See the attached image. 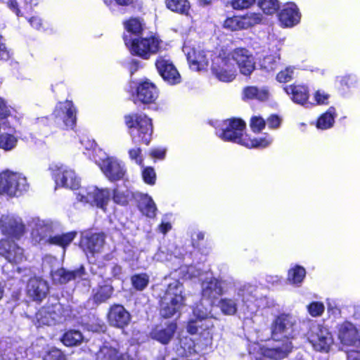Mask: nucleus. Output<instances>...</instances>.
<instances>
[{
    "instance_id": "25",
    "label": "nucleus",
    "mask_w": 360,
    "mask_h": 360,
    "mask_svg": "<svg viewBox=\"0 0 360 360\" xmlns=\"http://www.w3.org/2000/svg\"><path fill=\"white\" fill-rule=\"evenodd\" d=\"M60 307L51 306L40 309L36 314V319L39 325L51 326L60 318L59 313Z\"/></svg>"
},
{
    "instance_id": "55",
    "label": "nucleus",
    "mask_w": 360,
    "mask_h": 360,
    "mask_svg": "<svg viewBox=\"0 0 360 360\" xmlns=\"http://www.w3.org/2000/svg\"><path fill=\"white\" fill-rule=\"evenodd\" d=\"M292 70L290 68H286L283 71H281L277 75V80L280 82H288L292 78Z\"/></svg>"
},
{
    "instance_id": "53",
    "label": "nucleus",
    "mask_w": 360,
    "mask_h": 360,
    "mask_svg": "<svg viewBox=\"0 0 360 360\" xmlns=\"http://www.w3.org/2000/svg\"><path fill=\"white\" fill-rule=\"evenodd\" d=\"M112 200L115 203L122 205H126L128 201L127 196L117 189L114 190Z\"/></svg>"
},
{
    "instance_id": "8",
    "label": "nucleus",
    "mask_w": 360,
    "mask_h": 360,
    "mask_svg": "<svg viewBox=\"0 0 360 360\" xmlns=\"http://www.w3.org/2000/svg\"><path fill=\"white\" fill-rule=\"evenodd\" d=\"M308 339L314 348L320 352H327L333 343L330 333L327 328L320 326L313 328Z\"/></svg>"
},
{
    "instance_id": "11",
    "label": "nucleus",
    "mask_w": 360,
    "mask_h": 360,
    "mask_svg": "<svg viewBox=\"0 0 360 360\" xmlns=\"http://www.w3.org/2000/svg\"><path fill=\"white\" fill-rule=\"evenodd\" d=\"M86 274L85 268L80 265L79 268L74 270H68L60 267L56 270L51 269V276L53 281L56 284L63 285L68 282L80 278Z\"/></svg>"
},
{
    "instance_id": "15",
    "label": "nucleus",
    "mask_w": 360,
    "mask_h": 360,
    "mask_svg": "<svg viewBox=\"0 0 360 360\" xmlns=\"http://www.w3.org/2000/svg\"><path fill=\"white\" fill-rule=\"evenodd\" d=\"M54 115L63 120L66 127L72 128L76 123V110L70 101L60 102L56 107Z\"/></svg>"
},
{
    "instance_id": "33",
    "label": "nucleus",
    "mask_w": 360,
    "mask_h": 360,
    "mask_svg": "<svg viewBox=\"0 0 360 360\" xmlns=\"http://www.w3.org/2000/svg\"><path fill=\"white\" fill-rule=\"evenodd\" d=\"M104 241L103 235L95 233L87 238L86 245L91 252H99L103 247Z\"/></svg>"
},
{
    "instance_id": "34",
    "label": "nucleus",
    "mask_w": 360,
    "mask_h": 360,
    "mask_svg": "<svg viewBox=\"0 0 360 360\" xmlns=\"http://www.w3.org/2000/svg\"><path fill=\"white\" fill-rule=\"evenodd\" d=\"M243 94L245 98L248 99H257L266 101L269 97V91L266 89H259L255 86H248L244 89Z\"/></svg>"
},
{
    "instance_id": "1",
    "label": "nucleus",
    "mask_w": 360,
    "mask_h": 360,
    "mask_svg": "<svg viewBox=\"0 0 360 360\" xmlns=\"http://www.w3.org/2000/svg\"><path fill=\"white\" fill-rule=\"evenodd\" d=\"M184 286L179 281L170 283L162 295H160V314L168 319L179 312L185 305Z\"/></svg>"
},
{
    "instance_id": "9",
    "label": "nucleus",
    "mask_w": 360,
    "mask_h": 360,
    "mask_svg": "<svg viewBox=\"0 0 360 360\" xmlns=\"http://www.w3.org/2000/svg\"><path fill=\"white\" fill-rule=\"evenodd\" d=\"M231 58L238 65L241 74L248 76L255 70L254 58L248 50L236 49L231 53Z\"/></svg>"
},
{
    "instance_id": "41",
    "label": "nucleus",
    "mask_w": 360,
    "mask_h": 360,
    "mask_svg": "<svg viewBox=\"0 0 360 360\" xmlns=\"http://www.w3.org/2000/svg\"><path fill=\"white\" fill-rule=\"evenodd\" d=\"M258 6L266 14H273L279 8L277 0H259Z\"/></svg>"
},
{
    "instance_id": "26",
    "label": "nucleus",
    "mask_w": 360,
    "mask_h": 360,
    "mask_svg": "<svg viewBox=\"0 0 360 360\" xmlns=\"http://www.w3.org/2000/svg\"><path fill=\"white\" fill-rule=\"evenodd\" d=\"M202 288V297L210 300L212 302L223 293L221 283L215 278L204 281Z\"/></svg>"
},
{
    "instance_id": "36",
    "label": "nucleus",
    "mask_w": 360,
    "mask_h": 360,
    "mask_svg": "<svg viewBox=\"0 0 360 360\" xmlns=\"http://www.w3.org/2000/svg\"><path fill=\"white\" fill-rule=\"evenodd\" d=\"M167 7L172 11L187 13L190 5L187 0H166Z\"/></svg>"
},
{
    "instance_id": "5",
    "label": "nucleus",
    "mask_w": 360,
    "mask_h": 360,
    "mask_svg": "<svg viewBox=\"0 0 360 360\" xmlns=\"http://www.w3.org/2000/svg\"><path fill=\"white\" fill-rule=\"evenodd\" d=\"M27 188L26 178L13 172L0 174V194L6 193L11 196Z\"/></svg>"
},
{
    "instance_id": "17",
    "label": "nucleus",
    "mask_w": 360,
    "mask_h": 360,
    "mask_svg": "<svg viewBox=\"0 0 360 360\" xmlns=\"http://www.w3.org/2000/svg\"><path fill=\"white\" fill-rule=\"evenodd\" d=\"M108 318L110 324L117 328L127 326L131 320L129 313L120 304H115L110 307Z\"/></svg>"
},
{
    "instance_id": "57",
    "label": "nucleus",
    "mask_w": 360,
    "mask_h": 360,
    "mask_svg": "<svg viewBox=\"0 0 360 360\" xmlns=\"http://www.w3.org/2000/svg\"><path fill=\"white\" fill-rule=\"evenodd\" d=\"M200 323L198 319L190 321L187 326L188 332L192 335L198 333L199 328H201Z\"/></svg>"
},
{
    "instance_id": "3",
    "label": "nucleus",
    "mask_w": 360,
    "mask_h": 360,
    "mask_svg": "<svg viewBox=\"0 0 360 360\" xmlns=\"http://www.w3.org/2000/svg\"><path fill=\"white\" fill-rule=\"evenodd\" d=\"M125 123L129 128H137L136 134L134 130L130 131L132 141L134 143L148 144L151 139L153 127L151 120L145 115H127Z\"/></svg>"
},
{
    "instance_id": "19",
    "label": "nucleus",
    "mask_w": 360,
    "mask_h": 360,
    "mask_svg": "<svg viewBox=\"0 0 360 360\" xmlns=\"http://www.w3.org/2000/svg\"><path fill=\"white\" fill-rule=\"evenodd\" d=\"M176 330V324L171 322L165 325L155 326L150 333V336L162 344L167 345L174 337Z\"/></svg>"
},
{
    "instance_id": "20",
    "label": "nucleus",
    "mask_w": 360,
    "mask_h": 360,
    "mask_svg": "<svg viewBox=\"0 0 360 360\" xmlns=\"http://www.w3.org/2000/svg\"><path fill=\"white\" fill-rule=\"evenodd\" d=\"M282 341L281 344L277 345L275 347L262 349V355L264 357L274 360H280L287 357L292 352V345L290 340H283Z\"/></svg>"
},
{
    "instance_id": "49",
    "label": "nucleus",
    "mask_w": 360,
    "mask_h": 360,
    "mask_svg": "<svg viewBox=\"0 0 360 360\" xmlns=\"http://www.w3.org/2000/svg\"><path fill=\"white\" fill-rule=\"evenodd\" d=\"M44 360H66V359L61 350L53 348L46 354Z\"/></svg>"
},
{
    "instance_id": "48",
    "label": "nucleus",
    "mask_w": 360,
    "mask_h": 360,
    "mask_svg": "<svg viewBox=\"0 0 360 360\" xmlns=\"http://www.w3.org/2000/svg\"><path fill=\"white\" fill-rule=\"evenodd\" d=\"M144 181L148 184L153 185L155 183L156 174L155 170L152 167H146L142 172Z\"/></svg>"
},
{
    "instance_id": "45",
    "label": "nucleus",
    "mask_w": 360,
    "mask_h": 360,
    "mask_svg": "<svg viewBox=\"0 0 360 360\" xmlns=\"http://www.w3.org/2000/svg\"><path fill=\"white\" fill-rule=\"evenodd\" d=\"M126 30L132 34H139L142 31V24L138 18H131L125 22Z\"/></svg>"
},
{
    "instance_id": "24",
    "label": "nucleus",
    "mask_w": 360,
    "mask_h": 360,
    "mask_svg": "<svg viewBox=\"0 0 360 360\" xmlns=\"http://www.w3.org/2000/svg\"><path fill=\"white\" fill-rule=\"evenodd\" d=\"M156 67L162 78L171 84L180 82V75L175 67L167 60L160 59L156 62Z\"/></svg>"
},
{
    "instance_id": "21",
    "label": "nucleus",
    "mask_w": 360,
    "mask_h": 360,
    "mask_svg": "<svg viewBox=\"0 0 360 360\" xmlns=\"http://www.w3.org/2000/svg\"><path fill=\"white\" fill-rule=\"evenodd\" d=\"M183 51L194 70H200L207 66L208 60L203 51L185 46L183 48Z\"/></svg>"
},
{
    "instance_id": "63",
    "label": "nucleus",
    "mask_w": 360,
    "mask_h": 360,
    "mask_svg": "<svg viewBox=\"0 0 360 360\" xmlns=\"http://www.w3.org/2000/svg\"><path fill=\"white\" fill-rule=\"evenodd\" d=\"M347 360H360V353L357 350L347 352Z\"/></svg>"
},
{
    "instance_id": "50",
    "label": "nucleus",
    "mask_w": 360,
    "mask_h": 360,
    "mask_svg": "<svg viewBox=\"0 0 360 360\" xmlns=\"http://www.w3.org/2000/svg\"><path fill=\"white\" fill-rule=\"evenodd\" d=\"M277 58L274 56H266L262 66L267 71H272L276 68Z\"/></svg>"
},
{
    "instance_id": "51",
    "label": "nucleus",
    "mask_w": 360,
    "mask_h": 360,
    "mask_svg": "<svg viewBox=\"0 0 360 360\" xmlns=\"http://www.w3.org/2000/svg\"><path fill=\"white\" fill-rule=\"evenodd\" d=\"M265 125V121L260 117H254L251 119L250 127L254 132L261 131Z\"/></svg>"
},
{
    "instance_id": "12",
    "label": "nucleus",
    "mask_w": 360,
    "mask_h": 360,
    "mask_svg": "<svg viewBox=\"0 0 360 360\" xmlns=\"http://www.w3.org/2000/svg\"><path fill=\"white\" fill-rule=\"evenodd\" d=\"M51 169L59 171L56 175V184L70 189H77L79 186V180L72 169H66L63 165H53Z\"/></svg>"
},
{
    "instance_id": "23",
    "label": "nucleus",
    "mask_w": 360,
    "mask_h": 360,
    "mask_svg": "<svg viewBox=\"0 0 360 360\" xmlns=\"http://www.w3.org/2000/svg\"><path fill=\"white\" fill-rule=\"evenodd\" d=\"M229 60L221 59L219 63L213 65L212 70L216 77L222 82H229L234 79L236 70L229 64Z\"/></svg>"
},
{
    "instance_id": "38",
    "label": "nucleus",
    "mask_w": 360,
    "mask_h": 360,
    "mask_svg": "<svg viewBox=\"0 0 360 360\" xmlns=\"http://www.w3.org/2000/svg\"><path fill=\"white\" fill-rule=\"evenodd\" d=\"M132 286L137 290H143L149 283V276L146 274H138L131 277Z\"/></svg>"
},
{
    "instance_id": "43",
    "label": "nucleus",
    "mask_w": 360,
    "mask_h": 360,
    "mask_svg": "<svg viewBox=\"0 0 360 360\" xmlns=\"http://www.w3.org/2000/svg\"><path fill=\"white\" fill-rule=\"evenodd\" d=\"M17 143V139L13 135L5 134L0 136V147L9 150L13 148Z\"/></svg>"
},
{
    "instance_id": "22",
    "label": "nucleus",
    "mask_w": 360,
    "mask_h": 360,
    "mask_svg": "<svg viewBox=\"0 0 360 360\" xmlns=\"http://www.w3.org/2000/svg\"><path fill=\"white\" fill-rule=\"evenodd\" d=\"M338 338L344 345H354L359 341L358 330L352 323L345 322L339 328Z\"/></svg>"
},
{
    "instance_id": "42",
    "label": "nucleus",
    "mask_w": 360,
    "mask_h": 360,
    "mask_svg": "<svg viewBox=\"0 0 360 360\" xmlns=\"http://www.w3.org/2000/svg\"><path fill=\"white\" fill-rule=\"evenodd\" d=\"M306 274L305 269L302 266H296L288 272V280L292 283H300L302 281Z\"/></svg>"
},
{
    "instance_id": "60",
    "label": "nucleus",
    "mask_w": 360,
    "mask_h": 360,
    "mask_svg": "<svg viewBox=\"0 0 360 360\" xmlns=\"http://www.w3.org/2000/svg\"><path fill=\"white\" fill-rule=\"evenodd\" d=\"M281 123L279 117L276 115H271L267 120V124L271 128H277Z\"/></svg>"
},
{
    "instance_id": "6",
    "label": "nucleus",
    "mask_w": 360,
    "mask_h": 360,
    "mask_svg": "<svg viewBox=\"0 0 360 360\" xmlns=\"http://www.w3.org/2000/svg\"><path fill=\"white\" fill-rule=\"evenodd\" d=\"M245 122L240 119L227 120L224 123V129L220 137L225 141H231L237 143L249 146V141H245L243 131Z\"/></svg>"
},
{
    "instance_id": "32",
    "label": "nucleus",
    "mask_w": 360,
    "mask_h": 360,
    "mask_svg": "<svg viewBox=\"0 0 360 360\" xmlns=\"http://www.w3.org/2000/svg\"><path fill=\"white\" fill-rule=\"evenodd\" d=\"M113 288L110 285L99 286L93 295V301L98 304L107 301L112 295Z\"/></svg>"
},
{
    "instance_id": "56",
    "label": "nucleus",
    "mask_w": 360,
    "mask_h": 360,
    "mask_svg": "<svg viewBox=\"0 0 360 360\" xmlns=\"http://www.w3.org/2000/svg\"><path fill=\"white\" fill-rule=\"evenodd\" d=\"M329 97V94L321 90H318L314 95L315 101L319 105L326 104Z\"/></svg>"
},
{
    "instance_id": "61",
    "label": "nucleus",
    "mask_w": 360,
    "mask_h": 360,
    "mask_svg": "<svg viewBox=\"0 0 360 360\" xmlns=\"http://www.w3.org/2000/svg\"><path fill=\"white\" fill-rule=\"evenodd\" d=\"M214 326L213 320L212 316L208 318L204 319L202 322L200 323V327H205V329H210Z\"/></svg>"
},
{
    "instance_id": "14",
    "label": "nucleus",
    "mask_w": 360,
    "mask_h": 360,
    "mask_svg": "<svg viewBox=\"0 0 360 360\" xmlns=\"http://www.w3.org/2000/svg\"><path fill=\"white\" fill-rule=\"evenodd\" d=\"M82 197L87 202L105 210L110 200V191L108 189H98L96 186H90L86 189V195H82Z\"/></svg>"
},
{
    "instance_id": "37",
    "label": "nucleus",
    "mask_w": 360,
    "mask_h": 360,
    "mask_svg": "<svg viewBox=\"0 0 360 360\" xmlns=\"http://www.w3.org/2000/svg\"><path fill=\"white\" fill-rule=\"evenodd\" d=\"M335 108H330L328 112L323 114L317 122V127L326 129L333 126L334 122Z\"/></svg>"
},
{
    "instance_id": "35",
    "label": "nucleus",
    "mask_w": 360,
    "mask_h": 360,
    "mask_svg": "<svg viewBox=\"0 0 360 360\" xmlns=\"http://www.w3.org/2000/svg\"><path fill=\"white\" fill-rule=\"evenodd\" d=\"M83 339L84 338L81 332L71 330L63 335L62 342L68 347H72L80 344Z\"/></svg>"
},
{
    "instance_id": "40",
    "label": "nucleus",
    "mask_w": 360,
    "mask_h": 360,
    "mask_svg": "<svg viewBox=\"0 0 360 360\" xmlns=\"http://www.w3.org/2000/svg\"><path fill=\"white\" fill-rule=\"evenodd\" d=\"M182 348L184 349L185 355L187 357H193L202 352L199 344H195L191 339L186 340Z\"/></svg>"
},
{
    "instance_id": "29",
    "label": "nucleus",
    "mask_w": 360,
    "mask_h": 360,
    "mask_svg": "<svg viewBox=\"0 0 360 360\" xmlns=\"http://www.w3.org/2000/svg\"><path fill=\"white\" fill-rule=\"evenodd\" d=\"M97 356L102 360H132L127 354L120 355L116 349L107 345L100 349Z\"/></svg>"
},
{
    "instance_id": "28",
    "label": "nucleus",
    "mask_w": 360,
    "mask_h": 360,
    "mask_svg": "<svg viewBox=\"0 0 360 360\" xmlns=\"http://www.w3.org/2000/svg\"><path fill=\"white\" fill-rule=\"evenodd\" d=\"M299 19L298 11L294 4H288L279 14V20L285 27L294 25L299 21Z\"/></svg>"
},
{
    "instance_id": "2",
    "label": "nucleus",
    "mask_w": 360,
    "mask_h": 360,
    "mask_svg": "<svg viewBox=\"0 0 360 360\" xmlns=\"http://www.w3.org/2000/svg\"><path fill=\"white\" fill-rule=\"evenodd\" d=\"M52 227L44 221L37 219L32 229L33 240L38 243H49L65 248L75 238L76 232H69L62 235L51 236Z\"/></svg>"
},
{
    "instance_id": "27",
    "label": "nucleus",
    "mask_w": 360,
    "mask_h": 360,
    "mask_svg": "<svg viewBox=\"0 0 360 360\" xmlns=\"http://www.w3.org/2000/svg\"><path fill=\"white\" fill-rule=\"evenodd\" d=\"M158 97V91L155 85L145 82L137 88V98L143 103L153 102Z\"/></svg>"
},
{
    "instance_id": "47",
    "label": "nucleus",
    "mask_w": 360,
    "mask_h": 360,
    "mask_svg": "<svg viewBox=\"0 0 360 360\" xmlns=\"http://www.w3.org/2000/svg\"><path fill=\"white\" fill-rule=\"evenodd\" d=\"M193 314L196 319L199 320L200 322H202L204 319L210 316V311L201 303L193 309Z\"/></svg>"
},
{
    "instance_id": "64",
    "label": "nucleus",
    "mask_w": 360,
    "mask_h": 360,
    "mask_svg": "<svg viewBox=\"0 0 360 360\" xmlns=\"http://www.w3.org/2000/svg\"><path fill=\"white\" fill-rule=\"evenodd\" d=\"M8 51L6 50V46L0 43V60H6L8 58Z\"/></svg>"
},
{
    "instance_id": "7",
    "label": "nucleus",
    "mask_w": 360,
    "mask_h": 360,
    "mask_svg": "<svg viewBox=\"0 0 360 360\" xmlns=\"http://www.w3.org/2000/svg\"><path fill=\"white\" fill-rule=\"evenodd\" d=\"M124 39L127 46L130 44L133 53L143 58H148L150 54L155 53L159 49V41L155 37L128 40L127 37H124Z\"/></svg>"
},
{
    "instance_id": "13",
    "label": "nucleus",
    "mask_w": 360,
    "mask_h": 360,
    "mask_svg": "<svg viewBox=\"0 0 360 360\" xmlns=\"http://www.w3.org/2000/svg\"><path fill=\"white\" fill-rule=\"evenodd\" d=\"M1 227L4 234L15 238H19L25 233V226L21 219L18 217L3 215Z\"/></svg>"
},
{
    "instance_id": "46",
    "label": "nucleus",
    "mask_w": 360,
    "mask_h": 360,
    "mask_svg": "<svg viewBox=\"0 0 360 360\" xmlns=\"http://www.w3.org/2000/svg\"><path fill=\"white\" fill-rule=\"evenodd\" d=\"M242 22L243 18L241 17H234L228 18L224 21V26L226 28H229L231 30H240L242 28Z\"/></svg>"
},
{
    "instance_id": "58",
    "label": "nucleus",
    "mask_w": 360,
    "mask_h": 360,
    "mask_svg": "<svg viewBox=\"0 0 360 360\" xmlns=\"http://www.w3.org/2000/svg\"><path fill=\"white\" fill-rule=\"evenodd\" d=\"M271 141L267 140L266 138L260 139H253L250 141L248 147H262L265 148L268 146Z\"/></svg>"
},
{
    "instance_id": "10",
    "label": "nucleus",
    "mask_w": 360,
    "mask_h": 360,
    "mask_svg": "<svg viewBox=\"0 0 360 360\" xmlns=\"http://www.w3.org/2000/svg\"><path fill=\"white\" fill-rule=\"evenodd\" d=\"M49 292V285L46 281L37 277L31 278L27 284V295L33 301L40 302Z\"/></svg>"
},
{
    "instance_id": "31",
    "label": "nucleus",
    "mask_w": 360,
    "mask_h": 360,
    "mask_svg": "<svg viewBox=\"0 0 360 360\" xmlns=\"http://www.w3.org/2000/svg\"><path fill=\"white\" fill-rule=\"evenodd\" d=\"M140 210L148 217L155 216L156 207L153 199L147 195H143L139 203Z\"/></svg>"
},
{
    "instance_id": "54",
    "label": "nucleus",
    "mask_w": 360,
    "mask_h": 360,
    "mask_svg": "<svg viewBox=\"0 0 360 360\" xmlns=\"http://www.w3.org/2000/svg\"><path fill=\"white\" fill-rule=\"evenodd\" d=\"M256 0H233L232 6L235 9H244L253 4Z\"/></svg>"
},
{
    "instance_id": "18",
    "label": "nucleus",
    "mask_w": 360,
    "mask_h": 360,
    "mask_svg": "<svg viewBox=\"0 0 360 360\" xmlns=\"http://www.w3.org/2000/svg\"><path fill=\"white\" fill-rule=\"evenodd\" d=\"M0 254L11 263L18 264L24 259L23 250L16 243L7 240L1 241Z\"/></svg>"
},
{
    "instance_id": "44",
    "label": "nucleus",
    "mask_w": 360,
    "mask_h": 360,
    "mask_svg": "<svg viewBox=\"0 0 360 360\" xmlns=\"http://www.w3.org/2000/svg\"><path fill=\"white\" fill-rule=\"evenodd\" d=\"M242 28L248 29L259 23L262 20L261 15L257 13H251L242 17Z\"/></svg>"
},
{
    "instance_id": "62",
    "label": "nucleus",
    "mask_w": 360,
    "mask_h": 360,
    "mask_svg": "<svg viewBox=\"0 0 360 360\" xmlns=\"http://www.w3.org/2000/svg\"><path fill=\"white\" fill-rule=\"evenodd\" d=\"M9 114V110L4 103V101L0 98V117H6Z\"/></svg>"
},
{
    "instance_id": "16",
    "label": "nucleus",
    "mask_w": 360,
    "mask_h": 360,
    "mask_svg": "<svg viewBox=\"0 0 360 360\" xmlns=\"http://www.w3.org/2000/svg\"><path fill=\"white\" fill-rule=\"evenodd\" d=\"M101 168L106 177L111 181L122 179L125 174L124 167L117 159L113 158H108L104 160Z\"/></svg>"
},
{
    "instance_id": "52",
    "label": "nucleus",
    "mask_w": 360,
    "mask_h": 360,
    "mask_svg": "<svg viewBox=\"0 0 360 360\" xmlns=\"http://www.w3.org/2000/svg\"><path fill=\"white\" fill-rule=\"evenodd\" d=\"M309 314L313 316H320L324 310V306L321 302H313L308 307Z\"/></svg>"
},
{
    "instance_id": "30",
    "label": "nucleus",
    "mask_w": 360,
    "mask_h": 360,
    "mask_svg": "<svg viewBox=\"0 0 360 360\" xmlns=\"http://www.w3.org/2000/svg\"><path fill=\"white\" fill-rule=\"evenodd\" d=\"M288 94L292 95V100L297 103L303 104L308 99L307 89L302 86H289L285 88Z\"/></svg>"
},
{
    "instance_id": "39",
    "label": "nucleus",
    "mask_w": 360,
    "mask_h": 360,
    "mask_svg": "<svg viewBox=\"0 0 360 360\" xmlns=\"http://www.w3.org/2000/svg\"><path fill=\"white\" fill-rule=\"evenodd\" d=\"M219 307L221 311L226 315H233L237 311V304L231 299H222L219 302Z\"/></svg>"
},
{
    "instance_id": "59",
    "label": "nucleus",
    "mask_w": 360,
    "mask_h": 360,
    "mask_svg": "<svg viewBox=\"0 0 360 360\" xmlns=\"http://www.w3.org/2000/svg\"><path fill=\"white\" fill-rule=\"evenodd\" d=\"M129 156L132 160H135L136 163L141 164L142 159L140 157L141 149L139 148L131 149L129 152Z\"/></svg>"
},
{
    "instance_id": "4",
    "label": "nucleus",
    "mask_w": 360,
    "mask_h": 360,
    "mask_svg": "<svg viewBox=\"0 0 360 360\" xmlns=\"http://www.w3.org/2000/svg\"><path fill=\"white\" fill-rule=\"evenodd\" d=\"M297 321L289 314H281L275 317L271 324V338L276 341L290 340L295 335Z\"/></svg>"
}]
</instances>
